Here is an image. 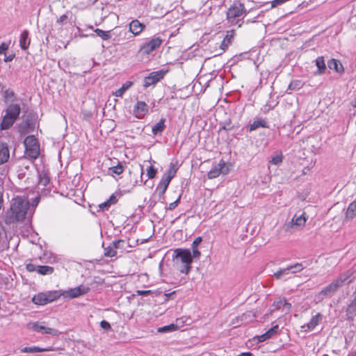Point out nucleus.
<instances>
[{
  "label": "nucleus",
  "mask_w": 356,
  "mask_h": 356,
  "mask_svg": "<svg viewBox=\"0 0 356 356\" xmlns=\"http://www.w3.org/2000/svg\"><path fill=\"white\" fill-rule=\"evenodd\" d=\"M28 199L24 196H17L11 201L10 210L7 213L9 221H22L33 213Z\"/></svg>",
  "instance_id": "obj_1"
},
{
  "label": "nucleus",
  "mask_w": 356,
  "mask_h": 356,
  "mask_svg": "<svg viewBox=\"0 0 356 356\" xmlns=\"http://www.w3.org/2000/svg\"><path fill=\"white\" fill-rule=\"evenodd\" d=\"M172 260L175 267L180 273L188 274L192 264V254L189 249H175L173 252Z\"/></svg>",
  "instance_id": "obj_2"
},
{
  "label": "nucleus",
  "mask_w": 356,
  "mask_h": 356,
  "mask_svg": "<svg viewBox=\"0 0 356 356\" xmlns=\"http://www.w3.org/2000/svg\"><path fill=\"white\" fill-rule=\"evenodd\" d=\"M246 15L244 6L240 3H235L227 11V19L231 25H237L240 27L242 20Z\"/></svg>",
  "instance_id": "obj_3"
},
{
  "label": "nucleus",
  "mask_w": 356,
  "mask_h": 356,
  "mask_svg": "<svg viewBox=\"0 0 356 356\" xmlns=\"http://www.w3.org/2000/svg\"><path fill=\"white\" fill-rule=\"evenodd\" d=\"M350 273L349 271L341 274L337 280H334L329 285L321 291L319 295L331 297L337 290L343 286L346 283L349 282Z\"/></svg>",
  "instance_id": "obj_4"
},
{
  "label": "nucleus",
  "mask_w": 356,
  "mask_h": 356,
  "mask_svg": "<svg viewBox=\"0 0 356 356\" xmlns=\"http://www.w3.org/2000/svg\"><path fill=\"white\" fill-rule=\"evenodd\" d=\"M24 144L26 156L36 159L40 154V145L36 138L34 136H29L25 138Z\"/></svg>",
  "instance_id": "obj_5"
},
{
  "label": "nucleus",
  "mask_w": 356,
  "mask_h": 356,
  "mask_svg": "<svg viewBox=\"0 0 356 356\" xmlns=\"http://www.w3.org/2000/svg\"><path fill=\"white\" fill-rule=\"evenodd\" d=\"M229 171L230 165L221 160L208 172L207 176L209 179H212L218 177L220 174L227 175Z\"/></svg>",
  "instance_id": "obj_6"
},
{
  "label": "nucleus",
  "mask_w": 356,
  "mask_h": 356,
  "mask_svg": "<svg viewBox=\"0 0 356 356\" xmlns=\"http://www.w3.org/2000/svg\"><path fill=\"white\" fill-rule=\"evenodd\" d=\"M90 288L85 285H79L76 287L70 289L64 292V298L73 299L88 293Z\"/></svg>",
  "instance_id": "obj_7"
},
{
  "label": "nucleus",
  "mask_w": 356,
  "mask_h": 356,
  "mask_svg": "<svg viewBox=\"0 0 356 356\" xmlns=\"http://www.w3.org/2000/svg\"><path fill=\"white\" fill-rule=\"evenodd\" d=\"M162 43V40L157 37L152 39L149 42L143 44L140 48L139 51L143 54H149L156 49L160 47Z\"/></svg>",
  "instance_id": "obj_8"
},
{
  "label": "nucleus",
  "mask_w": 356,
  "mask_h": 356,
  "mask_svg": "<svg viewBox=\"0 0 356 356\" xmlns=\"http://www.w3.org/2000/svg\"><path fill=\"white\" fill-rule=\"evenodd\" d=\"M149 111L148 105L143 101H138L134 106V115L138 119H143Z\"/></svg>",
  "instance_id": "obj_9"
},
{
  "label": "nucleus",
  "mask_w": 356,
  "mask_h": 356,
  "mask_svg": "<svg viewBox=\"0 0 356 356\" xmlns=\"http://www.w3.org/2000/svg\"><path fill=\"white\" fill-rule=\"evenodd\" d=\"M30 328L32 329L33 331L41 332L43 334H51L52 336H57L59 334V332L57 330L46 327L42 323H40L38 322L30 324Z\"/></svg>",
  "instance_id": "obj_10"
},
{
  "label": "nucleus",
  "mask_w": 356,
  "mask_h": 356,
  "mask_svg": "<svg viewBox=\"0 0 356 356\" xmlns=\"http://www.w3.org/2000/svg\"><path fill=\"white\" fill-rule=\"evenodd\" d=\"M291 305L286 301L285 299L278 298L275 300L271 306V312L281 310L282 312L287 314L289 312Z\"/></svg>",
  "instance_id": "obj_11"
},
{
  "label": "nucleus",
  "mask_w": 356,
  "mask_h": 356,
  "mask_svg": "<svg viewBox=\"0 0 356 356\" xmlns=\"http://www.w3.org/2000/svg\"><path fill=\"white\" fill-rule=\"evenodd\" d=\"M165 75V72L160 70L152 72L148 76L144 79L143 86L145 88H147L151 85L155 84L160 81Z\"/></svg>",
  "instance_id": "obj_12"
},
{
  "label": "nucleus",
  "mask_w": 356,
  "mask_h": 356,
  "mask_svg": "<svg viewBox=\"0 0 356 356\" xmlns=\"http://www.w3.org/2000/svg\"><path fill=\"white\" fill-rule=\"evenodd\" d=\"M124 241L122 240L114 241L111 245L104 248V255L106 257H113L116 256V249L120 248V243Z\"/></svg>",
  "instance_id": "obj_13"
},
{
  "label": "nucleus",
  "mask_w": 356,
  "mask_h": 356,
  "mask_svg": "<svg viewBox=\"0 0 356 356\" xmlns=\"http://www.w3.org/2000/svg\"><path fill=\"white\" fill-rule=\"evenodd\" d=\"M145 27V26L138 19H134L129 24V31L134 35H138L143 31Z\"/></svg>",
  "instance_id": "obj_14"
},
{
  "label": "nucleus",
  "mask_w": 356,
  "mask_h": 356,
  "mask_svg": "<svg viewBox=\"0 0 356 356\" xmlns=\"http://www.w3.org/2000/svg\"><path fill=\"white\" fill-rule=\"evenodd\" d=\"M48 303L52 302L59 299L61 296L64 297L63 290H55L45 291Z\"/></svg>",
  "instance_id": "obj_15"
},
{
  "label": "nucleus",
  "mask_w": 356,
  "mask_h": 356,
  "mask_svg": "<svg viewBox=\"0 0 356 356\" xmlns=\"http://www.w3.org/2000/svg\"><path fill=\"white\" fill-rule=\"evenodd\" d=\"M20 113V106L18 104L10 105L6 112V115L10 116L15 120H17Z\"/></svg>",
  "instance_id": "obj_16"
},
{
  "label": "nucleus",
  "mask_w": 356,
  "mask_h": 356,
  "mask_svg": "<svg viewBox=\"0 0 356 356\" xmlns=\"http://www.w3.org/2000/svg\"><path fill=\"white\" fill-rule=\"evenodd\" d=\"M307 221V217L305 213H303L300 216L295 215L291 222L290 224L291 226H297V227H304Z\"/></svg>",
  "instance_id": "obj_17"
},
{
  "label": "nucleus",
  "mask_w": 356,
  "mask_h": 356,
  "mask_svg": "<svg viewBox=\"0 0 356 356\" xmlns=\"http://www.w3.org/2000/svg\"><path fill=\"white\" fill-rule=\"evenodd\" d=\"M278 325H275L270 329L267 330L265 333L257 336V340L259 342H264L268 339H270L277 331Z\"/></svg>",
  "instance_id": "obj_18"
},
{
  "label": "nucleus",
  "mask_w": 356,
  "mask_h": 356,
  "mask_svg": "<svg viewBox=\"0 0 356 356\" xmlns=\"http://www.w3.org/2000/svg\"><path fill=\"white\" fill-rule=\"evenodd\" d=\"M31 40L29 38V32L24 30L22 32L19 37V45L24 50H26L30 45Z\"/></svg>",
  "instance_id": "obj_19"
},
{
  "label": "nucleus",
  "mask_w": 356,
  "mask_h": 356,
  "mask_svg": "<svg viewBox=\"0 0 356 356\" xmlns=\"http://www.w3.org/2000/svg\"><path fill=\"white\" fill-rule=\"evenodd\" d=\"M32 301L34 304L38 305H45L48 304L46 292H40L35 294L33 297Z\"/></svg>",
  "instance_id": "obj_20"
},
{
  "label": "nucleus",
  "mask_w": 356,
  "mask_h": 356,
  "mask_svg": "<svg viewBox=\"0 0 356 356\" xmlns=\"http://www.w3.org/2000/svg\"><path fill=\"white\" fill-rule=\"evenodd\" d=\"M321 319V314H317L316 315L312 316V318H311L308 323H307L305 325H302V328L304 329L305 331L312 330L318 324Z\"/></svg>",
  "instance_id": "obj_21"
},
{
  "label": "nucleus",
  "mask_w": 356,
  "mask_h": 356,
  "mask_svg": "<svg viewBox=\"0 0 356 356\" xmlns=\"http://www.w3.org/2000/svg\"><path fill=\"white\" fill-rule=\"evenodd\" d=\"M10 156V153L7 145L0 143V164L6 162Z\"/></svg>",
  "instance_id": "obj_22"
},
{
  "label": "nucleus",
  "mask_w": 356,
  "mask_h": 356,
  "mask_svg": "<svg viewBox=\"0 0 356 356\" xmlns=\"http://www.w3.org/2000/svg\"><path fill=\"white\" fill-rule=\"evenodd\" d=\"M170 182V181L167 180L164 177H162L156 187V191L158 192L159 197H162L164 195Z\"/></svg>",
  "instance_id": "obj_23"
},
{
  "label": "nucleus",
  "mask_w": 356,
  "mask_h": 356,
  "mask_svg": "<svg viewBox=\"0 0 356 356\" xmlns=\"http://www.w3.org/2000/svg\"><path fill=\"white\" fill-rule=\"evenodd\" d=\"M356 216V199L351 202L346 210V217L348 219H353Z\"/></svg>",
  "instance_id": "obj_24"
},
{
  "label": "nucleus",
  "mask_w": 356,
  "mask_h": 356,
  "mask_svg": "<svg viewBox=\"0 0 356 356\" xmlns=\"http://www.w3.org/2000/svg\"><path fill=\"white\" fill-rule=\"evenodd\" d=\"M316 65L318 67V71L315 73V74H322L324 73L326 67L324 61V58L323 56H318L316 59Z\"/></svg>",
  "instance_id": "obj_25"
},
{
  "label": "nucleus",
  "mask_w": 356,
  "mask_h": 356,
  "mask_svg": "<svg viewBox=\"0 0 356 356\" xmlns=\"http://www.w3.org/2000/svg\"><path fill=\"white\" fill-rule=\"evenodd\" d=\"M133 83L131 81H127L124 83L120 88L113 92V95L118 97H122L125 92L131 86Z\"/></svg>",
  "instance_id": "obj_26"
},
{
  "label": "nucleus",
  "mask_w": 356,
  "mask_h": 356,
  "mask_svg": "<svg viewBox=\"0 0 356 356\" xmlns=\"http://www.w3.org/2000/svg\"><path fill=\"white\" fill-rule=\"evenodd\" d=\"M259 127H268L266 122L263 119H257L250 124V131H254Z\"/></svg>",
  "instance_id": "obj_27"
},
{
  "label": "nucleus",
  "mask_w": 356,
  "mask_h": 356,
  "mask_svg": "<svg viewBox=\"0 0 356 356\" xmlns=\"http://www.w3.org/2000/svg\"><path fill=\"white\" fill-rule=\"evenodd\" d=\"M15 121V120L10 116L5 115L1 123V129H7L10 128L13 124Z\"/></svg>",
  "instance_id": "obj_28"
},
{
  "label": "nucleus",
  "mask_w": 356,
  "mask_h": 356,
  "mask_svg": "<svg viewBox=\"0 0 356 356\" xmlns=\"http://www.w3.org/2000/svg\"><path fill=\"white\" fill-rule=\"evenodd\" d=\"M165 128V120L161 119L154 126H153L152 131L154 135L161 133Z\"/></svg>",
  "instance_id": "obj_29"
},
{
  "label": "nucleus",
  "mask_w": 356,
  "mask_h": 356,
  "mask_svg": "<svg viewBox=\"0 0 356 356\" xmlns=\"http://www.w3.org/2000/svg\"><path fill=\"white\" fill-rule=\"evenodd\" d=\"M48 349L46 348H41L38 346H31V347H24L21 348L20 351L22 353H40L43 351H48Z\"/></svg>",
  "instance_id": "obj_30"
},
{
  "label": "nucleus",
  "mask_w": 356,
  "mask_h": 356,
  "mask_svg": "<svg viewBox=\"0 0 356 356\" xmlns=\"http://www.w3.org/2000/svg\"><path fill=\"white\" fill-rule=\"evenodd\" d=\"M37 271L40 275H50L54 272V268L49 266H38Z\"/></svg>",
  "instance_id": "obj_31"
},
{
  "label": "nucleus",
  "mask_w": 356,
  "mask_h": 356,
  "mask_svg": "<svg viewBox=\"0 0 356 356\" xmlns=\"http://www.w3.org/2000/svg\"><path fill=\"white\" fill-rule=\"evenodd\" d=\"M282 160L283 156L282 152H277L272 156L269 163L275 165H279L282 162Z\"/></svg>",
  "instance_id": "obj_32"
},
{
  "label": "nucleus",
  "mask_w": 356,
  "mask_h": 356,
  "mask_svg": "<svg viewBox=\"0 0 356 356\" xmlns=\"http://www.w3.org/2000/svg\"><path fill=\"white\" fill-rule=\"evenodd\" d=\"M176 172L177 168L173 164H171L168 170L163 175V177L170 181L172 179L175 177Z\"/></svg>",
  "instance_id": "obj_33"
},
{
  "label": "nucleus",
  "mask_w": 356,
  "mask_h": 356,
  "mask_svg": "<svg viewBox=\"0 0 356 356\" xmlns=\"http://www.w3.org/2000/svg\"><path fill=\"white\" fill-rule=\"evenodd\" d=\"M328 67L339 72L342 70V65L339 60L336 59H331L328 63Z\"/></svg>",
  "instance_id": "obj_34"
},
{
  "label": "nucleus",
  "mask_w": 356,
  "mask_h": 356,
  "mask_svg": "<svg viewBox=\"0 0 356 356\" xmlns=\"http://www.w3.org/2000/svg\"><path fill=\"white\" fill-rule=\"evenodd\" d=\"M289 274H290L289 268H288V267H286L285 268L280 269V270H277V272H275L274 273V277L276 279L279 280L284 277L289 276Z\"/></svg>",
  "instance_id": "obj_35"
},
{
  "label": "nucleus",
  "mask_w": 356,
  "mask_h": 356,
  "mask_svg": "<svg viewBox=\"0 0 356 356\" xmlns=\"http://www.w3.org/2000/svg\"><path fill=\"white\" fill-rule=\"evenodd\" d=\"M94 31L97 33V35L99 37H100L102 39L104 40H108L111 38L110 31H105L99 29H96L94 30Z\"/></svg>",
  "instance_id": "obj_36"
},
{
  "label": "nucleus",
  "mask_w": 356,
  "mask_h": 356,
  "mask_svg": "<svg viewBox=\"0 0 356 356\" xmlns=\"http://www.w3.org/2000/svg\"><path fill=\"white\" fill-rule=\"evenodd\" d=\"M108 170L109 172L111 174L120 175L123 172L124 167L122 164L119 163L117 165L110 168Z\"/></svg>",
  "instance_id": "obj_37"
},
{
  "label": "nucleus",
  "mask_w": 356,
  "mask_h": 356,
  "mask_svg": "<svg viewBox=\"0 0 356 356\" xmlns=\"http://www.w3.org/2000/svg\"><path fill=\"white\" fill-rule=\"evenodd\" d=\"M288 268H289V272L290 273H298V272H300L301 270H302L303 269V266L302 265V264H300V263H297L294 265H291V266H287Z\"/></svg>",
  "instance_id": "obj_38"
},
{
  "label": "nucleus",
  "mask_w": 356,
  "mask_h": 356,
  "mask_svg": "<svg viewBox=\"0 0 356 356\" xmlns=\"http://www.w3.org/2000/svg\"><path fill=\"white\" fill-rule=\"evenodd\" d=\"M156 169L154 168L152 165H150L147 170V175L149 179H153L155 177L156 174Z\"/></svg>",
  "instance_id": "obj_39"
},
{
  "label": "nucleus",
  "mask_w": 356,
  "mask_h": 356,
  "mask_svg": "<svg viewBox=\"0 0 356 356\" xmlns=\"http://www.w3.org/2000/svg\"><path fill=\"white\" fill-rule=\"evenodd\" d=\"M301 83L300 81H295L291 82L289 86V89L293 90L296 88H300L301 87Z\"/></svg>",
  "instance_id": "obj_40"
},
{
  "label": "nucleus",
  "mask_w": 356,
  "mask_h": 356,
  "mask_svg": "<svg viewBox=\"0 0 356 356\" xmlns=\"http://www.w3.org/2000/svg\"><path fill=\"white\" fill-rule=\"evenodd\" d=\"M176 327L175 325L171 324L170 325L163 326L162 327L159 328V332H163L175 330Z\"/></svg>",
  "instance_id": "obj_41"
},
{
  "label": "nucleus",
  "mask_w": 356,
  "mask_h": 356,
  "mask_svg": "<svg viewBox=\"0 0 356 356\" xmlns=\"http://www.w3.org/2000/svg\"><path fill=\"white\" fill-rule=\"evenodd\" d=\"M202 237H200V236L197 237L192 243V245H191L192 248H197V246L202 242Z\"/></svg>",
  "instance_id": "obj_42"
},
{
  "label": "nucleus",
  "mask_w": 356,
  "mask_h": 356,
  "mask_svg": "<svg viewBox=\"0 0 356 356\" xmlns=\"http://www.w3.org/2000/svg\"><path fill=\"white\" fill-rule=\"evenodd\" d=\"M193 249V254H192V259H199L200 257V252L198 250L197 248H192Z\"/></svg>",
  "instance_id": "obj_43"
},
{
  "label": "nucleus",
  "mask_w": 356,
  "mask_h": 356,
  "mask_svg": "<svg viewBox=\"0 0 356 356\" xmlns=\"http://www.w3.org/2000/svg\"><path fill=\"white\" fill-rule=\"evenodd\" d=\"M102 328L106 330H108L111 328L110 323L106 321H102L100 323Z\"/></svg>",
  "instance_id": "obj_44"
},
{
  "label": "nucleus",
  "mask_w": 356,
  "mask_h": 356,
  "mask_svg": "<svg viewBox=\"0 0 356 356\" xmlns=\"http://www.w3.org/2000/svg\"><path fill=\"white\" fill-rule=\"evenodd\" d=\"M180 197H179L177 200H175L173 202H171L169 204L168 209L173 210L175 209V207L177 206L179 202Z\"/></svg>",
  "instance_id": "obj_45"
},
{
  "label": "nucleus",
  "mask_w": 356,
  "mask_h": 356,
  "mask_svg": "<svg viewBox=\"0 0 356 356\" xmlns=\"http://www.w3.org/2000/svg\"><path fill=\"white\" fill-rule=\"evenodd\" d=\"M110 202L107 200L99 204V208L102 209H108L111 207Z\"/></svg>",
  "instance_id": "obj_46"
},
{
  "label": "nucleus",
  "mask_w": 356,
  "mask_h": 356,
  "mask_svg": "<svg viewBox=\"0 0 356 356\" xmlns=\"http://www.w3.org/2000/svg\"><path fill=\"white\" fill-rule=\"evenodd\" d=\"M136 294L138 296H147L151 293V291H142V290H138L136 291Z\"/></svg>",
  "instance_id": "obj_47"
},
{
  "label": "nucleus",
  "mask_w": 356,
  "mask_h": 356,
  "mask_svg": "<svg viewBox=\"0 0 356 356\" xmlns=\"http://www.w3.org/2000/svg\"><path fill=\"white\" fill-rule=\"evenodd\" d=\"M234 31H228L227 35H225V38H227L232 42V40L234 38Z\"/></svg>",
  "instance_id": "obj_48"
},
{
  "label": "nucleus",
  "mask_w": 356,
  "mask_h": 356,
  "mask_svg": "<svg viewBox=\"0 0 356 356\" xmlns=\"http://www.w3.org/2000/svg\"><path fill=\"white\" fill-rule=\"evenodd\" d=\"M8 48V44L6 43H2L0 44V54H3L5 51H6Z\"/></svg>",
  "instance_id": "obj_49"
},
{
  "label": "nucleus",
  "mask_w": 356,
  "mask_h": 356,
  "mask_svg": "<svg viewBox=\"0 0 356 356\" xmlns=\"http://www.w3.org/2000/svg\"><path fill=\"white\" fill-rule=\"evenodd\" d=\"M26 268L29 271H34V270H37V266H35V265L33 264H28L26 266Z\"/></svg>",
  "instance_id": "obj_50"
},
{
  "label": "nucleus",
  "mask_w": 356,
  "mask_h": 356,
  "mask_svg": "<svg viewBox=\"0 0 356 356\" xmlns=\"http://www.w3.org/2000/svg\"><path fill=\"white\" fill-rule=\"evenodd\" d=\"M67 17L65 15H61L57 20L58 23H63L66 21Z\"/></svg>",
  "instance_id": "obj_51"
},
{
  "label": "nucleus",
  "mask_w": 356,
  "mask_h": 356,
  "mask_svg": "<svg viewBox=\"0 0 356 356\" xmlns=\"http://www.w3.org/2000/svg\"><path fill=\"white\" fill-rule=\"evenodd\" d=\"M111 204H115L117 201V198L114 195H112L108 200Z\"/></svg>",
  "instance_id": "obj_52"
},
{
  "label": "nucleus",
  "mask_w": 356,
  "mask_h": 356,
  "mask_svg": "<svg viewBox=\"0 0 356 356\" xmlns=\"http://www.w3.org/2000/svg\"><path fill=\"white\" fill-rule=\"evenodd\" d=\"M228 46L229 45L227 44H226V42L224 40L222 41L221 44H220V49L222 51V52L225 51V49L228 47Z\"/></svg>",
  "instance_id": "obj_53"
},
{
  "label": "nucleus",
  "mask_w": 356,
  "mask_h": 356,
  "mask_svg": "<svg viewBox=\"0 0 356 356\" xmlns=\"http://www.w3.org/2000/svg\"><path fill=\"white\" fill-rule=\"evenodd\" d=\"M5 94H6V98L12 97H13V95H14L13 92L10 91V90H6V91L5 92Z\"/></svg>",
  "instance_id": "obj_54"
},
{
  "label": "nucleus",
  "mask_w": 356,
  "mask_h": 356,
  "mask_svg": "<svg viewBox=\"0 0 356 356\" xmlns=\"http://www.w3.org/2000/svg\"><path fill=\"white\" fill-rule=\"evenodd\" d=\"M39 199H40V197H36L34 199V200H33V203H32V207H33H33H35L38 205V202H39Z\"/></svg>",
  "instance_id": "obj_55"
},
{
  "label": "nucleus",
  "mask_w": 356,
  "mask_h": 356,
  "mask_svg": "<svg viewBox=\"0 0 356 356\" xmlns=\"http://www.w3.org/2000/svg\"><path fill=\"white\" fill-rule=\"evenodd\" d=\"M237 356H252V353L250 352L242 353Z\"/></svg>",
  "instance_id": "obj_56"
},
{
  "label": "nucleus",
  "mask_w": 356,
  "mask_h": 356,
  "mask_svg": "<svg viewBox=\"0 0 356 356\" xmlns=\"http://www.w3.org/2000/svg\"><path fill=\"white\" fill-rule=\"evenodd\" d=\"M12 60H13V56H8V57L5 58V61L6 62H8V61H10Z\"/></svg>",
  "instance_id": "obj_57"
},
{
  "label": "nucleus",
  "mask_w": 356,
  "mask_h": 356,
  "mask_svg": "<svg viewBox=\"0 0 356 356\" xmlns=\"http://www.w3.org/2000/svg\"><path fill=\"white\" fill-rule=\"evenodd\" d=\"M223 40H224V41L226 42V44H227L228 45H229V44L232 43L229 40H228V39H227V38H225L223 39Z\"/></svg>",
  "instance_id": "obj_58"
},
{
  "label": "nucleus",
  "mask_w": 356,
  "mask_h": 356,
  "mask_svg": "<svg viewBox=\"0 0 356 356\" xmlns=\"http://www.w3.org/2000/svg\"><path fill=\"white\" fill-rule=\"evenodd\" d=\"M41 181H44V184H45L46 183H47L49 181L47 179H44L43 180H41Z\"/></svg>",
  "instance_id": "obj_59"
}]
</instances>
